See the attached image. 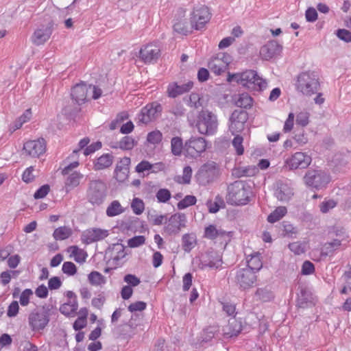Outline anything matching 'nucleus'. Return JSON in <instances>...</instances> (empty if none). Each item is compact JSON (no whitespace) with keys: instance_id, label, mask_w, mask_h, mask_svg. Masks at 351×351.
<instances>
[{"instance_id":"obj_45","label":"nucleus","mask_w":351,"mask_h":351,"mask_svg":"<svg viewBox=\"0 0 351 351\" xmlns=\"http://www.w3.org/2000/svg\"><path fill=\"white\" fill-rule=\"evenodd\" d=\"M89 282L93 285H101L106 282L105 277L98 271L90 272L88 276Z\"/></svg>"},{"instance_id":"obj_17","label":"nucleus","mask_w":351,"mask_h":351,"mask_svg":"<svg viewBox=\"0 0 351 351\" xmlns=\"http://www.w3.org/2000/svg\"><path fill=\"white\" fill-rule=\"evenodd\" d=\"M108 231L107 230L92 228L87 229L82 232L81 239L84 244L89 245L104 239L108 236Z\"/></svg>"},{"instance_id":"obj_14","label":"nucleus","mask_w":351,"mask_h":351,"mask_svg":"<svg viewBox=\"0 0 351 351\" xmlns=\"http://www.w3.org/2000/svg\"><path fill=\"white\" fill-rule=\"evenodd\" d=\"M236 280L241 289H247L254 286L256 282L257 276L253 270L245 267L237 271Z\"/></svg>"},{"instance_id":"obj_18","label":"nucleus","mask_w":351,"mask_h":351,"mask_svg":"<svg viewBox=\"0 0 351 351\" xmlns=\"http://www.w3.org/2000/svg\"><path fill=\"white\" fill-rule=\"evenodd\" d=\"M160 56V49L155 45L143 46L139 51V58L145 64H154Z\"/></svg>"},{"instance_id":"obj_6","label":"nucleus","mask_w":351,"mask_h":351,"mask_svg":"<svg viewBox=\"0 0 351 351\" xmlns=\"http://www.w3.org/2000/svg\"><path fill=\"white\" fill-rule=\"evenodd\" d=\"M304 182L311 190L320 191L326 189L331 181L329 173L319 169H309L306 172Z\"/></svg>"},{"instance_id":"obj_61","label":"nucleus","mask_w":351,"mask_h":351,"mask_svg":"<svg viewBox=\"0 0 351 351\" xmlns=\"http://www.w3.org/2000/svg\"><path fill=\"white\" fill-rule=\"evenodd\" d=\"M33 294L30 289H25L20 295V304L23 306H27L29 302V297Z\"/></svg>"},{"instance_id":"obj_3","label":"nucleus","mask_w":351,"mask_h":351,"mask_svg":"<svg viewBox=\"0 0 351 351\" xmlns=\"http://www.w3.org/2000/svg\"><path fill=\"white\" fill-rule=\"evenodd\" d=\"M53 306L44 304L37 306L28 315V324L32 331L43 330L49 324Z\"/></svg>"},{"instance_id":"obj_19","label":"nucleus","mask_w":351,"mask_h":351,"mask_svg":"<svg viewBox=\"0 0 351 351\" xmlns=\"http://www.w3.org/2000/svg\"><path fill=\"white\" fill-rule=\"evenodd\" d=\"M311 162V157L303 152H296L287 160V163L291 169H305L310 165Z\"/></svg>"},{"instance_id":"obj_13","label":"nucleus","mask_w":351,"mask_h":351,"mask_svg":"<svg viewBox=\"0 0 351 351\" xmlns=\"http://www.w3.org/2000/svg\"><path fill=\"white\" fill-rule=\"evenodd\" d=\"M248 118L247 112L243 110H235L230 117L229 130L232 135L241 132Z\"/></svg>"},{"instance_id":"obj_16","label":"nucleus","mask_w":351,"mask_h":351,"mask_svg":"<svg viewBox=\"0 0 351 351\" xmlns=\"http://www.w3.org/2000/svg\"><path fill=\"white\" fill-rule=\"evenodd\" d=\"M23 150L26 155L33 158L39 157L46 151V141L43 138L29 141L24 144Z\"/></svg>"},{"instance_id":"obj_33","label":"nucleus","mask_w":351,"mask_h":351,"mask_svg":"<svg viewBox=\"0 0 351 351\" xmlns=\"http://www.w3.org/2000/svg\"><path fill=\"white\" fill-rule=\"evenodd\" d=\"M196 244V236L193 233H186L182 236V247L185 252L189 253Z\"/></svg>"},{"instance_id":"obj_29","label":"nucleus","mask_w":351,"mask_h":351,"mask_svg":"<svg viewBox=\"0 0 351 351\" xmlns=\"http://www.w3.org/2000/svg\"><path fill=\"white\" fill-rule=\"evenodd\" d=\"M202 267H210L218 269L222 264V258L220 255L215 252L208 253L201 261Z\"/></svg>"},{"instance_id":"obj_59","label":"nucleus","mask_w":351,"mask_h":351,"mask_svg":"<svg viewBox=\"0 0 351 351\" xmlns=\"http://www.w3.org/2000/svg\"><path fill=\"white\" fill-rule=\"evenodd\" d=\"M337 205V202L333 199H328L324 201L319 205L320 211L322 213H328L330 209L335 208Z\"/></svg>"},{"instance_id":"obj_30","label":"nucleus","mask_w":351,"mask_h":351,"mask_svg":"<svg viewBox=\"0 0 351 351\" xmlns=\"http://www.w3.org/2000/svg\"><path fill=\"white\" fill-rule=\"evenodd\" d=\"M114 161V156L111 154H104L93 161V169L101 171L110 167Z\"/></svg>"},{"instance_id":"obj_46","label":"nucleus","mask_w":351,"mask_h":351,"mask_svg":"<svg viewBox=\"0 0 351 351\" xmlns=\"http://www.w3.org/2000/svg\"><path fill=\"white\" fill-rule=\"evenodd\" d=\"M196 202L197 199L195 196L188 195H186L181 201H180L178 203L177 207L179 210H182L190 206L195 205L196 204Z\"/></svg>"},{"instance_id":"obj_56","label":"nucleus","mask_w":351,"mask_h":351,"mask_svg":"<svg viewBox=\"0 0 351 351\" xmlns=\"http://www.w3.org/2000/svg\"><path fill=\"white\" fill-rule=\"evenodd\" d=\"M309 123V113L307 112H300L296 116V124L302 127L306 126Z\"/></svg>"},{"instance_id":"obj_49","label":"nucleus","mask_w":351,"mask_h":351,"mask_svg":"<svg viewBox=\"0 0 351 351\" xmlns=\"http://www.w3.org/2000/svg\"><path fill=\"white\" fill-rule=\"evenodd\" d=\"M131 208L134 214L139 215L143 213L145 209V204L142 199L135 197L132 202Z\"/></svg>"},{"instance_id":"obj_51","label":"nucleus","mask_w":351,"mask_h":351,"mask_svg":"<svg viewBox=\"0 0 351 351\" xmlns=\"http://www.w3.org/2000/svg\"><path fill=\"white\" fill-rule=\"evenodd\" d=\"M234 138L232 140V145L234 147L237 155L241 156L244 152V148L243 146V138L239 134H235Z\"/></svg>"},{"instance_id":"obj_11","label":"nucleus","mask_w":351,"mask_h":351,"mask_svg":"<svg viewBox=\"0 0 351 351\" xmlns=\"http://www.w3.org/2000/svg\"><path fill=\"white\" fill-rule=\"evenodd\" d=\"M162 107L160 104L153 102L147 104L142 108L138 114V122L147 124L152 121L157 119L161 114Z\"/></svg>"},{"instance_id":"obj_53","label":"nucleus","mask_w":351,"mask_h":351,"mask_svg":"<svg viewBox=\"0 0 351 351\" xmlns=\"http://www.w3.org/2000/svg\"><path fill=\"white\" fill-rule=\"evenodd\" d=\"M288 247L291 252L297 255L303 254L305 252V245L299 241L289 243Z\"/></svg>"},{"instance_id":"obj_48","label":"nucleus","mask_w":351,"mask_h":351,"mask_svg":"<svg viewBox=\"0 0 351 351\" xmlns=\"http://www.w3.org/2000/svg\"><path fill=\"white\" fill-rule=\"evenodd\" d=\"M156 197L159 203H167L171 199V194L167 189H160L156 193Z\"/></svg>"},{"instance_id":"obj_50","label":"nucleus","mask_w":351,"mask_h":351,"mask_svg":"<svg viewBox=\"0 0 351 351\" xmlns=\"http://www.w3.org/2000/svg\"><path fill=\"white\" fill-rule=\"evenodd\" d=\"M130 169H119L115 167L114 173V178L119 182H123L125 181L129 176Z\"/></svg>"},{"instance_id":"obj_63","label":"nucleus","mask_w":351,"mask_h":351,"mask_svg":"<svg viewBox=\"0 0 351 351\" xmlns=\"http://www.w3.org/2000/svg\"><path fill=\"white\" fill-rule=\"evenodd\" d=\"M50 187L48 184H44L40 186L34 194L35 199H41L45 197L49 192Z\"/></svg>"},{"instance_id":"obj_24","label":"nucleus","mask_w":351,"mask_h":351,"mask_svg":"<svg viewBox=\"0 0 351 351\" xmlns=\"http://www.w3.org/2000/svg\"><path fill=\"white\" fill-rule=\"evenodd\" d=\"M66 296L69 300L60 306V311L62 314L69 316L76 312L78 308V303L77 296L72 291H66Z\"/></svg>"},{"instance_id":"obj_57","label":"nucleus","mask_w":351,"mask_h":351,"mask_svg":"<svg viewBox=\"0 0 351 351\" xmlns=\"http://www.w3.org/2000/svg\"><path fill=\"white\" fill-rule=\"evenodd\" d=\"M162 138V133L158 130H156L148 133L147 141L150 143L157 144L161 141Z\"/></svg>"},{"instance_id":"obj_15","label":"nucleus","mask_w":351,"mask_h":351,"mask_svg":"<svg viewBox=\"0 0 351 351\" xmlns=\"http://www.w3.org/2000/svg\"><path fill=\"white\" fill-rule=\"evenodd\" d=\"M53 21H50L47 25H43L36 29L32 36V42L36 45L45 44L53 32Z\"/></svg>"},{"instance_id":"obj_39","label":"nucleus","mask_w":351,"mask_h":351,"mask_svg":"<svg viewBox=\"0 0 351 351\" xmlns=\"http://www.w3.org/2000/svg\"><path fill=\"white\" fill-rule=\"evenodd\" d=\"M287 213L285 206H278L267 217V221L274 223L280 220Z\"/></svg>"},{"instance_id":"obj_60","label":"nucleus","mask_w":351,"mask_h":351,"mask_svg":"<svg viewBox=\"0 0 351 351\" xmlns=\"http://www.w3.org/2000/svg\"><path fill=\"white\" fill-rule=\"evenodd\" d=\"M123 280L130 287H136L141 283L140 279L134 274H126L123 278Z\"/></svg>"},{"instance_id":"obj_26","label":"nucleus","mask_w":351,"mask_h":351,"mask_svg":"<svg viewBox=\"0 0 351 351\" xmlns=\"http://www.w3.org/2000/svg\"><path fill=\"white\" fill-rule=\"evenodd\" d=\"M243 325L241 320L237 319L235 317L230 318L228 323L223 329V335L226 339L237 337L242 330Z\"/></svg>"},{"instance_id":"obj_38","label":"nucleus","mask_w":351,"mask_h":351,"mask_svg":"<svg viewBox=\"0 0 351 351\" xmlns=\"http://www.w3.org/2000/svg\"><path fill=\"white\" fill-rule=\"evenodd\" d=\"M255 295L258 300L264 302L271 301L274 298L273 292L268 287L257 289Z\"/></svg>"},{"instance_id":"obj_44","label":"nucleus","mask_w":351,"mask_h":351,"mask_svg":"<svg viewBox=\"0 0 351 351\" xmlns=\"http://www.w3.org/2000/svg\"><path fill=\"white\" fill-rule=\"evenodd\" d=\"M262 266V262L258 254L252 255L251 258L247 261L246 268L253 270L256 274L261 269Z\"/></svg>"},{"instance_id":"obj_20","label":"nucleus","mask_w":351,"mask_h":351,"mask_svg":"<svg viewBox=\"0 0 351 351\" xmlns=\"http://www.w3.org/2000/svg\"><path fill=\"white\" fill-rule=\"evenodd\" d=\"M232 232H226L221 228L218 229L215 225H209L204 229V237L206 239L214 240L217 238L222 239L227 244L230 241Z\"/></svg>"},{"instance_id":"obj_41","label":"nucleus","mask_w":351,"mask_h":351,"mask_svg":"<svg viewBox=\"0 0 351 351\" xmlns=\"http://www.w3.org/2000/svg\"><path fill=\"white\" fill-rule=\"evenodd\" d=\"M72 234V230L67 226H62L56 228L53 236L56 240H64Z\"/></svg>"},{"instance_id":"obj_22","label":"nucleus","mask_w":351,"mask_h":351,"mask_svg":"<svg viewBox=\"0 0 351 351\" xmlns=\"http://www.w3.org/2000/svg\"><path fill=\"white\" fill-rule=\"evenodd\" d=\"M282 51V46L276 40H271L264 45L260 50L261 57L269 60L279 55Z\"/></svg>"},{"instance_id":"obj_34","label":"nucleus","mask_w":351,"mask_h":351,"mask_svg":"<svg viewBox=\"0 0 351 351\" xmlns=\"http://www.w3.org/2000/svg\"><path fill=\"white\" fill-rule=\"evenodd\" d=\"M219 327L217 326H210L203 330L201 333L199 341L201 343H207L211 341L219 332Z\"/></svg>"},{"instance_id":"obj_35","label":"nucleus","mask_w":351,"mask_h":351,"mask_svg":"<svg viewBox=\"0 0 351 351\" xmlns=\"http://www.w3.org/2000/svg\"><path fill=\"white\" fill-rule=\"evenodd\" d=\"M235 104L242 108H250L253 104V99L248 93H243L237 95Z\"/></svg>"},{"instance_id":"obj_12","label":"nucleus","mask_w":351,"mask_h":351,"mask_svg":"<svg viewBox=\"0 0 351 351\" xmlns=\"http://www.w3.org/2000/svg\"><path fill=\"white\" fill-rule=\"evenodd\" d=\"M186 216L182 213H177L170 217L165 226V232L169 235L178 234L181 229L186 227Z\"/></svg>"},{"instance_id":"obj_43","label":"nucleus","mask_w":351,"mask_h":351,"mask_svg":"<svg viewBox=\"0 0 351 351\" xmlns=\"http://www.w3.org/2000/svg\"><path fill=\"white\" fill-rule=\"evenodd\" d=\"M136 144V142L134 139L130 136H125L121 138V140L119 142L118 146H112L113 148L119 147L123 150H131L134 145Z\"/></svg>"},{"instance_id":"obj_47","label":"nucleus","mask_w":351,"mask_h":351,"mask_svg":"<svg viewBox=\"0 0 351 351\" xmlns=\"http://www.w3.org/2000/svg\"><path fill=\"white\" fill-rule=\"evenodd\" d=\"M283 235L289 238H295L298 231L296 227H294L292 224L287 222H283L282 223Z\"/></svg>"},{"instance_id":"obj_23","label":"nucleus","mask_w":351,"mask_h":351,"mask_svg":"<svg viewBox=\"0 0 351 351\" xmlns=\"http://www.w3.org/2000/svg\"><path fill=\"white\" fill-rule=\"evenodd\" d=\"M193 86V82L189 81L187 83L179 85L177 82L169 84L167 88V94L169 97L176 98L179 95L189 92Z\"/></svg>"},{"instance_id":"obj_58","label":"nucleus","mask_w":351,"mask_h":351,"mask_svg":"<svg viewBox=\"0 0 351 351\" xmlns=\"http://www.w3.org/2000/svg\"><path fill=\"white\" fill-rule=\"evenodd\" d=\"M185 111L186 110L182 104L176 103L171 108L169 112L176 117H182L184 115Z\"/></svg>"},{"instance_id":"obj_1","label":"nucleus","mask_w":351,"mask_h":351,"mask_svg":"<svg viewBox=\"0 0 351 351\" xmlns=\"http://www.w3.org/2000/svg\"><path fill=\"white\" fill-rule=\"evenodd\" d=\"M227 82H236L250 91H263L267 86V81L260 77L254 70H246L236 73L229 72Z\"/></svg>"},{"instance_id":"obj_42","label":"nucleus","mask_w":351,"mask_h":351,"mask_svg":"<svg viewBox=\"0 0 351 351\" xmlns=\"http://www.w3.org/2000/svg\"><path fill=\"white\" fill-rule=\"evenodd\" d=\"M171 152L175 156H180L182 149L184 150V145H183L181 138L176 136L171 138Z\"/></svg>"},{"instance_id":"obj_21","label":"nucleus","mask_w":351,"mask_h":351,"mask_svg":"<svg viewBox=\"0 0 351 351\" xmlns=\"http://www.w3.org/2000/svg\"><path fill=\"white\" fill-rule=\"evenodd\" d=\"M136 325L130 319L128 323L117 326L113 330V333L117 338L130 339L136 334Z\"/></svg>"},{"instance_id":"obj_31","label":"nucleus","mask_w":351,"mask_h":351,"mask_svg":"<svg viewBox=\"0 0 351 351\" xmlns=\"http://www.w3.org/2000/svg\"><path fill=\"white\" fill-rule=\"evenodd\" d=\"M226 61L227 60H221V58H215L213 57L208 62V69L216 75H220L228 69Z\"/></svg>"},{"instance_id":"obj_2","label":"nucleus","mask_w":351,"mask_h":351,"mask_svg":"<svg viewBox=\"0 0 351 351\" xmlns=\"http://www.w3.org/2000/svg\"><path fill=\"white\" fill-rule=\"evenodd\" d=\"M250 187L242 181L238 180L228 185L226 202L230 205H245L250 201Z\"/></svg>"},{"instance_id":"obj_55","label":"nucleus","mask_w":351,"mask_h":351,"mask_svg":"<svg viewBox=\"0 0 351 351\" xmlns=\"http://www.w3.org/2000/svg\"><path fill=\"white\" fill-rule=\"evenodd\" d=\"M62 270L68 276H73L77 273V267L73 263L66 261L63 263Z\"/></svg>"},{"instance_id":"obj_62","label":"nucleus","mask_w":351,"mask_h":351,"mask_svg":"<svg viewBox=\"0 0 351 351\" xmlns=\"http://www.w3.org/2000/svg\"><path fill=\"white\" fill-rule=\"evenodd\" d=\"M102 147L101 142L97 141L95 143H93L90 144V145H88L84 150V154L85 156H88L95 152L100 149Z\"/></svg>"},{"instance_id":"obj_37","label":"nucleus","mask_w":351,"mask_h":351,"mask_svg":"<svg viewBox=\"0 0 351 351\" xmlns=\"http://www.w3.org/2000/svg\"><path fill=\"white\" fill-rule=\"evenodd\" d=\"M256 170L255 167H241L233 169L232 174L234 177L237 178L248 177L254 175Z\"/></svg>"},{"instance_id":"obj_32","label":"nucleus","mask_w":351,"mask_h":351,"mask_svg":"<svg viewBox=\"0 0 351 351\" xmlns=\"http://www.w3.org/2000/svg\"><path fill=\"white\" fill-rule=\"evenodd\" d=\"M68 175L65 182V190L67 193L77 186L83 178V175L78 171H73Z\"/></svg>"},{"instance_id":"obj_36","label":"nucleus","mask_w":351,"mask_h":351,"mask_svg":"<svg viewBox=\"0 0 351 351\" xmlns=\"http://www.w3.org/2000/svg\"><path fill=\"white\" fill-rule=\"evenodd\" d=\"M341 245V242L339 239H334L332 241L327 242L322 249V254L324 256L331 255L339 248Z\"/></svg>"},{"instance_id":"obj_4","label":"nucleus","mask_w":351,"mask_h":351,"mask_svg":"<svg viewBox=\"0 0 351 351\" xmlns=\"http://www.w3.org/2000/svg\"><path fill=\"white\" fill-rule=\"evenodd\" d=\"M217 117L208 110H202L199 112L195 122L197 131L203 135L213 136L218 129Z\"/></svg>"},{"instance_id":"obj_54","label":"nucleus","mask_w":351,"mask_h":351,"mask_svg":"<svg viewBox=\"0 0 351 351\" xmlns=\"http://www.w3.org/2000/svg\"><path fill=\"white\" fill-rule=\"evenodd\" d=\"M145 243V237L143 235L135 236L128 241V245L131 248L138 247Z\"/></svg>"},{"instance_id":"obj_25","label":"nucleus","mask_w":351,"mask_h":351,"mask_svg":"<svg viewBox=\"0 0 351 351\" xmlns=\"http://www.w3.org/2000/svg\"><path fill=\"white\" fill-rule=\"evenodd\" d=\"M88 86L84 82L77 84L71 88V96L73 101L78 106L86 101Z\"/></svg>"},{"instance_id":"obj_64","label":"nucleus","mask_w":351,"mask_h":351,"mask_svg":"<svg viewBox=\"0 0 351 351\" xmlns=\"http://www.w3.org/2000/svg\"><path fill=\"white\" fill-rule=\"evenodd\" d=\"M337 37L346 43L351 41V32L346 29H339L336 33Z\"/></svg>"},{"instance_id":"obj_10","label":"nucleus","mask_w":351,"mask_h":351,"mask_svg":"<svg viewBox=\"0 0 351 351\" xmlns=\"http://www.w3.org/2000/svg\"><path fill=\"white\" fill-rule=\"evenodd\" d=\"M207 147V143L204 138L200 136H191L184 143V151L186 156L196 158L204 152Z\"/></svg>"},{"instance_id":"obj_40","label":"nucleus","mask_w":351,"mask_h":351,"mask_svg":"<svg viewBox=\"0 0 351 351\" xmlns=\"http://www.w3.org/2000/svg\"><path fill=\"white\" fill-rule=\"evenodd\" d=\"M124 212V208L117 200L112 201L106 209V215L108 217H114Z\"/></svg>"},{"instance_id":"obj_52","label":"nucleus","mask_w":351,"mask_h":351,"mask_svg":"<svg viewBox=\"0 0 351 351\" xmlns=\"http://www.w3.org/2000/svg\"><path fill=\"white\" fill-rule=\"evenodd\" d=\"M187 104L195 108H198L199 107L202 106V103L201 101V98L199 95L195 93H192L189 97L187 101Z\"/></svg>"},{"instance_id":"obj_28","label":"nucleus","mask_w":351,"mask_h":351,"mask_svg":"<svg viewBox=\"0 0 351 351\" xmlns=\"http://www.w3.org/2000/svg\"><path fill=\"white\" fill-rule=\"evenodd\" d=\"M293 195L292 189L285 183L278 182L274 191L275 197L280 201L287 202Z\"/></svg>"},{"instance_id":"obj_7","label":"nucleus","mask_w":351,"mask_h":351,"mask_svg":"<svg viewBox=\"0 0 351 351\" xmlns=\"http://www.w3.org/2000/svg\"><path fill=\"white\" fill-rule=\"evenodd\" d=\"M107 196V186L101 180H91L86 191V199L93 206L102 204Z\"/></svg>"},{"instance_id":"obj_8","label":"nucleus","mask_w":351,"mask_h":351,"mask_svg":"<svg viewBox=\"0 0 351 351\" xmlns=\"http://www.w3.org/2000/svg\"><path fill=\"white\" fill-rule=\"evenodd\" d=\"M210 18L211 14L207 6L204 5L195 6L190 18L191 27L196 30H202Z\"/></svg>"},{"instance_id":"obj_5","label":"nucleus","mask_w":351,"mask_h":351,"mask_svg":"<svg viewBox=\"0 0 351 351\" xmlns=\"http://www.w3.org/2000/svg\"><path fill=\"white\" fill-rule=\"evenodd\" d=\"M295 87L304 95L316 94L319 88V77L315 71H304L297 77Z\"/></svg>"},{"instance_id":"obj_27","label":"nucleus","mask_w":351,"mask_h":351,"mask_svg":"<svg viewBox=\"0 0 351 351\" xmlns=\"http://www.w3.org/2000/svg\"><path fill=\"white\" fill-rule=\"evenodd\" d=\"M300 292L298 293L297 306L305 308L313 304L312 293L306 287H299Z\"/></svg>"},{"instance_id":"obj_9","label":"nucleus","mask_w":351,"mask_h":351,"mask_svg":"<svg viewBox=\"0 0 351 351\" xmlns=\"http://www.w3.org/2000/svg\"><path fill=\"white\" fill-rule=\"evenodd\" d=\"M219 168L216 162L210 161L204 164L197 173L199 183L206 185L215 181L219 176Z\"/></svg>"}]
</instances>
